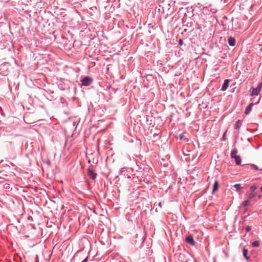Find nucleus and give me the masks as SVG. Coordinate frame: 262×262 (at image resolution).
Here are the masks:
<instances>
[{
    "label": "nucleus",
    "mask_w": 262,
    "mask_h": 262,
    "mask_svg": "<svg viewBox=\"0 0 262 262\" xmlns=\"http://www.w3.org/2000/svg\"><path fill=\"white\" fill-rule=\"evenodd\" d=\"M260 190L262 191V186L260 187Z\"/></svg>",
    "instance_id": "nucleus-24"
},
{
    "label": "nucleus",
    "mask_w": 262,
    "mask_h": 262,
    "mask_svg": "<svg viewBox=\"0 0 262 262\" xmlns=\"http://www.w3.org/2000/svg\"><path fill=\"white\" fill-rule=\"evenodd\" d=\"M228 43L231 46H234L235 45L236 40L234 38L230 37L228 39Z\"/></svg>",
    "instance_id": "nucleus-7"
},
{
    "label": "nucleus",
    "mask_w": 262,
    "mask_h": 262,
    "mask_svg": "<svg viewBox=\"0 0 262 262\" xmlns=\"http://www.w3.org/2000/svg\"><path fill=\"white\" fill-rule=\"evenodd\" d=\"M183 41L182 39H180L179 40V44L180 45H182L183 44Z\"/></svg>",
    "instance_id": "nucleus-20"
},
{
    "label": "nucleus",
    "mask_w": 262,
    "mask_h": 262,
    "mask_svg": "<svg viewBox=\"0 0 262 262\" xmlns=\"http://www.w3.org/2000/svg\"><path fill=\"white\" fill-rule=\"evenodd\" d=\"M36 262H38V255L36 256Z\"/></svg>",
    "instance_id": "nucleus-22"
},
{
    "label": "nucleus",
    "mask_w": 262,
    "mask_h": 262,
    "mask_svg": "<svg viewBox=\"0 0 262 262\" xmlns=\"http://www.w3.org/2000/svg\"><path fill=\"white\" fill-rule=\"evenodd\" d=\"M251 166L254 168L255 169V170H258V168L257 167V166H256L255 165H251Z\"/></svg>",
    "instance_id": "nucleus-18"
},
{
    "label": "nucleus",
    "mask_w": 262,
    "mask_h": 262,
    "mask_svg": "<svg viewBox=\"0 0 262 262\" xmlns=\"http://www.w3.org/2000/svg\"><path fill=\"white\" fill-rule=\"evenodd\" d=\"M251 230V227H250V226H247V227H246V231L249 232V231H250Z\"/></svg>",
    "instance_id": "nucleus-17"
},
{
    "label": "nucleus",
    "mask_w": 262,
    "mask_h": 262,
    "mask_svg": "<svg viewBox=\"0 0 262 262\" xmlns=\"http://www.w3.org/2000/svg\"><path fill=\"white\" fill-rule=\"evenodd\" d=\"M255 196V194L254 193H251L249 194L248 198L250 199L253 198Z\"/></svg>",
    "instance_id": "nucleus-15"
},
{
    "label": "nucleus",
    "mask_w": 262,
    "mask_h": 262,
    "mask_svg": "<svg viewBox=\"0 0 262 262\" xmlns=\"http://www.w3.org/2000/svg\"><path fill=\"white\" fill-rule=\"evenodd\" d=\"M253 106V104L252 103L251 104H250L246 108V110H245V113L246 114V115H248L249 114V113L250 112V111L252 110V107Z\"/></svg>",
    "instance_id": "nucleus-8"
},
{
    "label": "nucleus",
    "mask_w": 262,
    "mask_h": 262,
    "mask_svg": "<svg viewBox=\"0 0 262 262\" xmlns=\"http://www.w3.org/2000/svg\"><path fill=\"white\" fill-rule=\"evenodd\" d=\"M184 137V135L183 134H181L180 135H179V138L181 140Z\"/></svg>",
    "instance_id": "nucleus-19"
},
{
    "label": "nucleus",
    "mask_w": 262,
    "mask_h": 262,
    "mask_svg": "<svg viewBox=\"0 0 262 262\" xmlns=\"http://www.w3.org/2000/svg\"><path fill=\"white\" fill-rule=\"evenodd\" d=\"M186 242L191 246H195L196 242L194 241L192 235H189L186 237Z\"/></svg>",
    "instance_id": "nucleus-4"
},
{
    "label": "nucleus",
    "mask_w": 262,
    "mask_h": 262,
    "mask_svg": "<svg viewBox=\"0 0 262 262\" xmlns=\"http://www.w3.org/2000/svg\"><path fill=\"white\" fill-rule=\"evenodd\" d=\"M241 125H242V121L239 120H237L234 124V128L237 129V128H239V127L241 126Z\"/></svg>",
    "instance_id": "nucleus-10"
},
{
    "label": "nucleus",
    "mask_w": 262,
    "mask_h": 262,
    "mask_svg": "<svg viewBox=\"0 0 262 262\" xmlns=\"http://www.w3.org/2000/svg\"><path fill=\"white\" fill-rule=\"evenodd\" d=\"M219 188V183L217 181H215L213 184V192H214Z\"/></svg>",
    "instance_id": "nucleus-11"
},
{
    "label": "nucleus",
    "mask_w": 262,
    "mask_h": 262,
    "mask_svg": "<svg viewBox=\"0 0 262 262\" xmlns=\"http://www.w3.org/2000/svg\"><path fill=\"white\" fill-rule=\"evenodd\" d=\"M229 83V79H226L224 81V83H223V84L222 85L221 90L223 91H226L227 90V89L228 88V87Z\"/></svg>",
    "instance_id": "nucleus-6"
},
{
    "label": "nucleus",
    "mask_w": 262,
    "mask_h": 262,
    "mask_svg": "<svg viewBox=\"0 0 262 262\" xmlns=\"http://www.w3.org/2000/svg\"><path fill=\"white\" fill-rule=\"evenodd\" d=\"M237 153V150L236 149H234L231 151V157L232 159H234L236 162V164L237 165H239L241 163L242 160L241 158L239 156H237L236 154Z\"/></svg>",
    "instance_id": "nucleus-1"
},
{
    "label": "nucleus",
    "mask_w": 262,
    "mask_h": 262,
    "mask_svg": "<svg viewBox=\"0 0 262 262\" xmlns=\"http://www.w3.org/2000/svg\"><path fill=\"white\" fill-rule=\"evenodd\" d=\"M88 175L92 179L95 180L96 177L97 173L94 172L92 169H91V168H89L88 169Z\"/></svg>",
    "instance_id": "nucleus-5"
},
{
    "label": "nucleus",
    "mask_w": 262,
    "mask_h": 262,
    "mask_svg": "<svg viewBox=\"0 0 262 262\" xmlns=\"http://www.w3.org/2000/svg\"><path fill=\"white\" fill-rule=\"evenodd\" d=\"M258 197L259 198H260L261 197V195H259L258 196Z\"/></svg>",
    "instance_id": "nucleus-23"
},
{
    "label": "nucleus",
    "mask_w": 262,
    "mask_h": 262,
    "mask_svg": "<svg viewBox=\"0 0 262 262\" xmlns=\"http://www.w3.org/2000/svg\"><path fill=\"white\" fill-rule=\"evenodd\" d=\"M250 189L251 191H254L255 190H256L257 189V186L255 185H253V186H251Z\"/></svg>",
    "instance_id": "nucleus-16"
},
{
    "label": "nucleus",
    "mask_w": 262,
    "mask_h": 262,
    "mask_svg": "<svg viewBox=\"0 0 262 262\" xmlns=\"http://www.w3.org/2000/svg\"><path fill=\"white\" fill-rule=\"evenodd\" d=\"M252 246L255 247H258L259 246V243L258 241H254L252 243Z\"/></svg>",
    "instance_id": "nucleus-12"
},
{
    "label": "nucleus",
    "mask_w": 262,
    "mask_h": 262,
    "mask_svg": "<svg viewBox=\"0 0 262 262\" xmlns=\"http://www.w3.org/2000/svg\"><path fill=\"white\" fill-rule=\"evenodd\" d=\"M262 89V82H260L257 87L256 88H253L252 93L251 94V96H257L260 92Z\"/></svg>",
    "instance_id": "nucleus-2"
},
{
    "label": "nucleus",
    "mask_w": 262,
    "mask_h": 262,
    "mask_svg": "<svg viewBox=\"0 0 262 262\" xmlns=\"http://www.w3.org/2000/svg\"><path fill=\"white\" fill-rule=\"evenodd\" d=\"M243 254L245 258L247 260H249L250 259V258L249 256H248V250L246 249L245 248H243Z\"/></svg>",
    "instance_id": "nucleus-9"
},
{
    "label": "nucleus",
    "mask_w": 262,
    "mask_h": 262,
    "mask_svg": "<svg viewBox=\"0 0 262 262\" xmlns=\"http://www.w3.org/2000/svg\"><path fill=\"white\" fill-rule=\"evenodd\" d=\"M234 187L237 190H239L241 189V184H235Z\"/></svg>",
    "instance_id": "nucleus-13"
},
{
    "label": "nucleus",
    "mask_w": 262,
    "mask_h": 262,
    "mask_svg": "<svg viewBox=\"0 0 262 262\" xmlns=\"http://www.w3.org/2000/svg\"><path fill=\"white\" fill-rule=\"evenodd\" d=\"M92 79L90 77H85L82 80L81 83L83 85L89 86L92 82Z\"/></svg>",
    "instance_id": "nucleus-3"
},
{
    "label": "nucleus",
    "mask_w": 262,
    "mask_h": 262,
    "mask_svg": "<svg viewBox=\"0 0 262 262\" xmlns=\"http://www.w3.org/2000/svg\"><path fill=\"white\" fill-rule=\"evenodd\" d=\"M88 260V258L86 257L82 262H86Z\"/></svg>",
    "instance_id": "nucleus-21"
},
{
    "label": "nucleus",
    "mask_w": 262,
    "mask_h": 262,
    "mask_svg": "<svg viewBox=\"0 0 262 262\" xmlns=\"http://www.w3.org/2000/svg\"><path fill=\"white\" fill-rule=\"evenodd\" d=\"M249 200L245 201L243 202L242 206L244 207L247 206L249 204Z\"/></svg>",
    "instance_id": "nucleus-14"
}]
</instances>
